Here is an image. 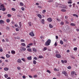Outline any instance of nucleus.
Segmentation results:
<instances>
[{
	"label": "nucleus",
	"mask_w": 79,
	"mask_h": 79,
	"mask_svg": "<svg viewBox=\"0 0 79 79\" xmlns=\"http://www.w3.org/2000/svg\"><path fill=\"white\" fill-rule=\"evenodd\" d=\"M50 43H51V40L50 39H48L45 42V45L46 46H48V45H50Z\"/></svg>",
	"instance_id": "obj_1"
},
{
	"label": "nucleus",
	"mask_w": 79,
	"mask_h": 79,
	"mask_svg": "<svg viewBox=\"0 0 79 79\" xmlns=\"http://www.w3.org/2000/svg\"><path fill=\"white\" fill-rule=\"evenodd\" d=\"M62 74H64V75L66 76V77H68V75L67 74V73L66 71H63L62 72Z\"/></svg>",
	"instance_id": "obj_2"
},
{
	"label": "nucleus",
	"mask_w": 79,
	"mask_h": 79,
	"mask_svg": "<svg viewBox=\"0 0 79 79\" xmlns=\"http://www.w3.org/2000/svg\"><path fill=\"white\" fill-rule=\"evenodd\" d=\"M56 8H58V7H60V6H61V4H59L58 3H56Z\"/></svg>",
	"instance_id": "obj_3"
},
{
	"label": "nucleus",
	"mask_w": 79,
	"mask_h": 79,
	"mask_svg": "<svg viewBox=\"0 0 79 79\" xmlns=\"http://www.w3.org/2000/svg\"><path fill=\"white\" fill-rule=\"evenodd\" d=\"M71 75H75V76H77V74L76 73V72L75 71H72L71 72Z\"/></svg>",
	"instance_id": "obj_4"
},
{
	"label": "nucleus",
	"mask_w": 79,
	"mask_h": 79,
	"mask_svg": "<svg viewBox=\"0 0 79 79\" xmlns=\"http://www.w3.org/2000/svg\"><path fill=\"white\" fill-rule=\"evenodd\" d=\"M56 56L57 57V58H61V55L59 54H56Z\"/></svg>",
	"instance_id": "obj_5"
},
{
	"label": "nucleus",
	"mask_w": 79,
	"mask_h": 79,
	"mask_svg": "<svg viewBox=\"0 0 79 79\" xmlns=\"http://www.w3.org/2000/svg\"><path fill=\"white\" fill-rule=\"evenodd\" d=\"M26 48H23L22 49H20V51L22 52H24V51H26Z\"/></svg>",
	"instance_id": "obj_6"
},
{
	"label": "nucleus",
	"mask_w": 79,
	"mask_h": 79,
	"mask_svg": "<svg viewBox=\"0 0 79 79\" xmlns=\"http://www.w3.org/2000/svg\"><path fill=\"white\" fill-rule=\"evenodd\" d=\"M29 35H31V36H34V32L32 31L29 33Z\"/></svg>",
	"instance_id": "obj_7"
},
{
	"label": "nucleus",
	"mask_w": 79,
	"mask_h": 79,
	"mask_svg": "<svg viewBox=\"0 0 79 79\" xmlns=\"http://www.w3.org/2000/svg\"><path fill=\"white\" fill-rule=\"evenodd\" d=\"M62 8H65V9H67V6H65V5H63L62 6Z\"/></svg>",
	"instance_id": "obj_8"
},
{
	"label": "nucleus",
	"mask_w": 79,
	"mask_h": 79,
	"mask_svg": "<svg viewBox=\"0 0 79 79\" xmlns=\"http://www.w3.org/2000/svg\"><path fill=\"white\" fill-rule=\"evenodd\" d=\"M17 63H21V59H18L17 61Z\"/></svg>",
	"instance_id": "obj_9"
},
{
	"label": "nucleus",
	"mask_w": 79,
	"mask_h": 79,
	"mask_svg": "<svg viewBox=\"0 0 79 79\" xmlns=\"http://www.w3.org/2000/svg\"><path fill=\"white\" fill-rule=\"evenodd\" d=\"M5 23V21L3 20H0V24H4Z\"/></svg>",
	"instance_id": "obj_10"
},
{
	"label": "nucleus",
	"mask_w": 79,
	"mask_h": 79,
	"mask_svg": "<svg viewBox=\"0 0 79 79\" xmlns=\"http://www.w3.org/2000/svg\"><path fill=\"white\" fill-rule=\"evenodd\" d=\"M47 19L49 22H52V18H48Z\"/></svg>",
	"instance_id": "obj_11"
},
{
	"label": "nucleus",
	"mask_w": 79,
	"mask_h": 79,
	"mask_svg": "<svg viewBox=\"0 0 79 79\" xmlns=\"http://www.w3.org/2000/svg\"><path fill=\"white\" fill-rule=\"evenodd\" d=\"M27 59L28 60H32V56H30L27 57Z\"/></svg>",
	"instance_id": "obj_12"
},
{
	"label": "nucleus",
	"mask_w": 79,
	"mask_h": 79,
	"mask_svg": "<svg viewBox=\"0 0 79 79\" xmlns=\"http://www.w3.org/2000/svg\"><path fill=\"white\" fill-rule=\"evenodd\" d=\"M11 53L12 54H13V55H15V54L16 53V52L14 50H12L11 51Z\"/></svg>",
	"instance_id": "obj_13"
},
{
	"label": "nucleus",
	"mask_w": 79,
	"mask_h": 79,
	"mask_svg": "<svg viewBox=\"0 0 79 79\" xmlns=\"http://www.w3.org/2000/svg\"><path fill=\"white\" fill-rule=\"evenodd\" d=\"M70 25L72 26H76V24H75L74 23H70Z\"/></svg>",
	"instance_id": "obj_14"
},
{
	"label": "nucleus",
	"mask_w": 79,
	"mask_h": 79,
	"mask_svg": "<svg viewBox=\"0 0 79 79\" xmlns=\"http://www.w3.org/2000/svg\"><path fill=\"white\" fill-rule=\"evenodd\" d=\"M27 51H28V52H32V50L31 48H28L27 49Z\"/></svg>",
	"instance_id": "obj_15"
},
{
	"label": "nucleus",
	"mask_w": 79,
	"mask_h": 79,
	"mask_svg": "<svg viewBox=\"0 0 79 79\" xmlns=\"http://www.w3.org/2000/svg\"><path fill=\"white\" fill-rule=\"evenodd\" d=\"M37 16L40 18V19H42V15L40 14H38L37 15Z\"/></svg>",
	"instance_id": "obj_16"
},
{
	"label": "nucleus",
	"mask_w": 79,
	"mask_h": 79,
	"mask_svg": "<svg viewBox=\"0 0 79 79\" xmlns=\"http://www.w3.org/2000/svg\"><path fill=\"white\" fill-rule=\"evenodd\" d=\"M6 58H10V55L8 54H6Z\"/></svg>",
	"instance_id": "obj_17"
},
{
	"label": "nucleus",
	"mask_w": 79,
	"mask_h": 79,
	"mask_svg": "<svg viewBox=\"0 0 79 79\" xmlns=\"http://www.w3.org/2000/svg\"><path fill=\"white\" fill-rule=\"evenodd\" d=\"M41 22L42 24H44V22H45V20H44V19H42Z\"/></svg>",
	"instance_id": "obj_18"
},
{
	"label": "nucleus",
	"mask_w": 79,
	"mask_h": 79,
	"mask_svg": "<svg viewBox=\"0 0 79 79\" xmlns=\"http://www.w3.org/2000/svg\"><path fill=\"white\" fill-rule=\"evenodd\" d=\"M33 50L34 52H37V49L35 48H33Z\"/></svg>",
	"instance_id": "obj_19"
},
{
	"label": "nucleus",
	"mask_w": 79,
	"mask_h": 79,
	"mask_svg": "<svg viewBox=\"0 0 79 79\" xmlns=\"http://www.w3.org/2000/svg\"><path fill=\"white\" fill-rule=\"evenodd\" d=\"M60 44H61V45H63V41L62 40H60Z\"/></svg>",
	"instance_id": "obj_20"
},
{
	"label": "nucleus",
	"mask_w": 79,
	"mask_h": 79,
	"mask_svg": "<svg viewBox=\"0 0 79 79\" xmlns=\"http://www.w3.org/2000/svg\"><path fill=\"white\" fill-rule=\"evenodd\" d=\"M21 45L23 47H26V44L24 43H22L21 44Z\"/></svg>",
	"instance_id": "obj_21"
},
{
	"label": "nucleus",
	"mask_w": 79,
	"mask_h": 79,
	"mask_svg": "<svg viewBox=\"0 0 79 79\" xmlns=\"http://www.w3.org/2000/svg\"><path fill=\"white\" fill-rule=\"evenodd\" d=\"M49 27L50 28H53V25H52L51 24H49Z\"/></svg>",
	"instance_id": "obj_22"
},
{
	"label": "nucleus",
	"mask_w": 79,
	"mask_h": 79,
	"mask_svg": "<svg viewBox=\"0 0 79 79\" xmlns=\"http://www.w3.org/2000/svg\"><path fill=\"white\" fill-rule=\"evenodd\" d=\"M0 7H1V8L2 9V8H4V7H5V6H4V5H3V4H2V5H1Z\"/></svg>",
	"instance_id": "obj_23"
},
{
	"label": "nucleus",
	"mask_w": 79,
	"mask_h": 79,
	"mask_svg": "<svg viewBox=\"0 0 79 79\" xmlns=\"http://www.w3.org/2000/svg\"><path fill=\"white\" fill-rule=\"evenodd\" d=\"M33 63L34 64H36V61L35 60H34L33 61Z\"/></svg>",
	"instance_id": "obj_24"
},
{
	"label": "nucleus",
	"mask_w": 79,
	"mask_h": 79,
	"mask_svg": "<svg viewBox=\"0 0 79 79\" xmlns=\"http://www.w3.org/2000/svg\"><path fill=\"white\" fill-rule=\"evenodd\" d=\"M73 16H75L76 17H77V18L78 17V15H77L76 14H73Z\"/></svg>",
	"instance_id": "obj_25"
},
{
	"label": "nucleus",
	"mask_w": 79,
	"mask_h": 79,
	"mask_svg": "<svg viewBox=\"0 0 79 79\" xmlns=\"http://www.w3.org/2000/svg\"><path fill=\"white\" fill-rule=\"evenodd\" d=\"M8 69H8V68H4V70L5 71H8Z\"/></svg>",
	"instance_id": "obj_26"
},
{
	"label": "nucleus",
	"mask_w": 79,
	"mask_h": 79,
	"mask_svg": "<svg viewBox=\"0 0 79 79\" xmlns=\"http://www.w3.org/2000/svg\"><path fill=\"white\" fill-rule=\"evenodd\" d=\"M10 27H6V30H7L8 31L10 30Z\"/></svg>",
	"instance_id": "obj_27"
},
{
	"label": "nucleus",
	"mask_w": 79,
	"mask_h": 79,
	"mask_svg": "<svg viewBox=\"0 0 79 79\" xmlns=\"http://www.w3.org/2000/svg\"><path fill=\"white\" fill-rule=\"evenodd\" d=\"M61 11L62 12H66V10H63V9L61 10Z\"/></svg>",
	"instance_id": "obj_28"
},
{
	"label": "nucleus",
	"mask_w": 79,
	"mask_h": 79,
	"mask_svg": "<svg viewBox=\"0 0 79 79\" xmlns=\"http://www.w3.org/2000/svg\"><path fill=\"white\" fill-rule=\"evenodd\" d=\"M35 70H36V69L35 68H33L32 69H31V71H35Z\"/></svg>",
	"instance_id": "obj_29"
},
{
	"label": "nucleus",
	"mask_w": 79,
	"mask_h": 79,
	"mask_svg": "<svg viewBox=\"0 0 79 79\" xmlns=\"http://www.w3.org/2000/svg\"><path fill=\"white\" fill-rule=\"evenodd\" d=\"M20 6H24V4H23V2H20Z\"/></svg>",
	"instance_id": "obj_30"
},
{
	"label": "nucleus",
	"mask_w": 79,
	"mask_h": 79,
	"mask_svg": "<svg viewBox=\"0 0 79 79\" xmlns=\"http://www.w3.org/2000/svg\"><path fill=\"white\" fill-rule=\"evenodd\" d=\"M33 45V44L32 43H30L28 44V45L29 46H31V45Z\"/></svg>",
	"instance_id": "obj_31"
},
{
	"label": "nucleus",
	"mask_w": 79,
	"mask_h": 79,
	"mask_svg": "<svg viewBox=\"0 0 79 79\" xmlns=\"http://www.w3.org/2000/svg\"><path fill=\"white\" fill-rule=\"evenodd\" d=\"M67 69H71V66H69L68 67Z\"/></svg>",
	"instance_id": "obj_32"
},
{
	"label": "nucleus",
	"mask_w": 79,
	"mask_h": 79,
	"mask_svg": "<svg viewBox=\"0 0 79 79\" xmlns=\"http://www.w3.org/2000/svg\"><path fill=\"white\" fill-rule=\"evenodd\" d=\"M31 23L30 22H28V24H29V26H32V25H31Z\"/></svg>",
	"instance_id": "obj_33"
},
{
	"label": "nucleus",
	"mask_w": 79,
	"mask_h": 79,
	"mask_svg": "<svg viewBox=\"0 0 79 79\" xmlns=\"http://www.w3.org/2000/svg\"><path fill=\"white\" fill-rule=\"evenodd\" d=\"M4 76L5 77V78H7V77H8V75H6V74L4 75Z\"/></svg>",
	"instance_id": "obj_34"
},
{
	"label": "nucleus",
	"mask_w": 79,
	"mask_h": 79,
	"mask_svg": "<svg viewBox=\"0 0 79 79\" xmlns=\"http://www.w3.org/2000/svg\"><path fill=\"white\" fill-rule=\"evenodd\" d=\"M7 16L8 17H11V15L8 14L7 15Z\"/></svg>",
	"instance_id": "obj_35"
},
{
	"label": "nucleus",
	"mask_w": 79,
	"mask_h": 79,
	"mask_svg": "<svg viewBox=\"0 0 79 79\" xmlns=\"http://www.w3.org/2000/svg\"><path fill=\"white\" fill-rule=\"evenodd\" d=\"M22 60H23V61H24V62H26V60H25V59L24 58H22L21 59Z\"/></svg>",
	"instance_id": "obj_36"
},
{
	"label": "nucleus",
	"mask_w": 79,
	"mask_h": 79,
	"mask_svg": "<svg viewBox=\"0 0 79 79\" xmlns=\"http://www.w3.org/2000/svg\"><path fill=\"white\" fill-rule=\"evenodd\" d=\"M73 50L74 51H75L76 50H77V48L76 47V48H73Z\"/></svg>",
	"instance_id": "obj_37"
},
{
	"label": "nucleus",
	"mask_w": 79,
	"mask_h": 79,
	"mask_svg": "<svg viewBox=\"0 0 79 79\" xmlns=\"http://www.w3.org/2000/svg\"><path fill=\"white\" fill-rule=\"evenodd\" d=\"M47 49L46 48L44 47V48L43 51H45V50H47Z\"/></svg>",
	"instance_id": "obj_38"
},
{
	"label": "nucleus",
	"mask_w": 79,
	"mask_h": 79,
	"mask_svg": "<svg viewBox=\"0 0 79 79\" xmlns=\"http://www.w3.org/2000/svg\"><path fill=\"white\" fill-rule=\"evenodd\" d=\"M47 72L48 73H49V74H50L51 73V72H50V70H47Z\"/></svg>",
	"instance_id": "obj_39"
},
{
	"label": "nucleus",
	"mask_w": 79,
	"mask_h": 79,
	"mask_svg": "<svg viewBox=\"0 0 79 79\" xmlns=\"http://www.w3.org/2000/svg\"><path fill=\"white\" fill-rule=\"evenodd\" d=\"M48 2H53V0H49Z\"/></svg>",
	"instance_id": "obj_40"
},
{
	"label": "nucleus",
	"mask_w": 79,
	"mask_h": 79,
	"mask_svg": "<svg viewBox=\"0 0 79 79\" xmlns=\"http://www.w3.org/2000/svg\"><path fill=\"white\" fill-rule=\"evenodd\" d=\"M6 21L7 23H9L10 21V19H7Z\"/></svg>",
	"instance_id": "obj_41"
},
{
	"label": "nucleus",
	"mask_w": 79,
	"mask_h": 79,
	"mask_svg": "<svg viewBox=\"0 0 79 79\" xmlns=\"http://www.w3.org/2000/svg\"><path fill=\"white\" fill-rule=\"evenodd\" d=\"M11 10H12V11H16V9H15V8H12Z\"/></svg>",
	"instance_id": "obj_42"
},
{
	"label": "nucleus",
	"mask_w": 79,
	"mask_h": 79,
	"mask_svg": "<svg viewBox=\"0 0 79 79\" xmlns=\"http://www.w3.org/2000/svg\"><path fill=\"white\" fill-rule=\"evenodd\" d=\"M24 40L23 39H21V41L22 42H24Z\"/></svg>",
	"instance_id": "obj_43"
},
{
	"label": "nucleus",
	"mask_w": 79,
	"mask_h": 79,
	"mask_svg": "<svg viewBox=\"0 0 79 79\" xmlns=\"http://www.w3.org/2000/svg\"><path fill=\"white\" fill-rule=\"evenodd\" d=\"M60 24H61V25H63L64 24V23H63V22H61Z\"/></svg>",
	"instance_id": "obj_44"
},
{
	"label": "nucleus",
	"mask_w": 79,
	"mask_h": 79,
	"mask_svg": "<svg viewBox=\"0 0 79 79\" xmlns=\"http://www.w3.org/2000/svg\"><path fill=\"white\" fill-rule=\"evenodd\" d=\"M6 10V9L4 7H3L2 9V11H5V10Z\"/></svg>",
	"instance_id": "obj_45"
},
{
	"label": "nucleus",
	"mask_w": 79,
	"mask_h": 79,
	"mask_svg": "<svg viewBox=\"0 0 79 79\" xmlns=\"http://www.w3.org/2000/svg\"><path fill=\"white\" fill-rule=\"evenodd\" d=\"M39 58H43V56H39Z\"/></svg>",
	"instance_id": "obj_46"
},
{
	"label": "nucleus",
	"mask_w": 79,
	"mask_h": 79,
	"mask_svg": "<svg viewBox=\"0 0 79 79\" xmlns=\"http://www.w3.org/2000/svg\"><path fill=\"white\" fill-rule=\"evenodd\" d=\"M34 60H37V58L36 57H35L34 58Z\"/></svg>",
	"instance_id": "obj_47"
},
{
	"label": "nucleus",
	"mask_w": 79,
	"mask_h": 79,
	"mask_svg": "<svg viewBox=\"0 0 79 79\" xmlns=\"http://www.w3.org/2000/svg\"><path fill=\"white\" fill-rule=\"evenodd\" d=\"M20 27H21V22H20L19 23Z\"/></svg>",
	"instance_id": "obj_48"
},
{
	"label": "nucleus",
	"mask_w": 79,
	"mask_h": 79,
	"mask_svg": "<svg viewBox=\"0 0 79 79\" xmlns=\"http://www.w3.org/2000/svg\"><path fill=\"white\" fill-rule=\"evenodd\" d=\"M0 52H3V49L2 48H0Z\"/></svg>",
	"instance_id": "obj_49"
},
{
	"label": "nucleus",
	"mask_w": 79,
	"mask_h": 79,
	"mask_svg": "<svg viewBox=\"0 0 79 79\" xmlns=\"http://www.w3.org/2000/svg\"><path fill=\"white\" fill-rule=\"evenodd\" d=\"M21 10L23 11H24V10H25L24 8V7H22L21 8Z\"/></svg>",
	"instance_id": "obj_50"
},
{
	"label": "nucleus",
	"mask_w": 79,
	"mask_h": 79,
	"mask_svg": "<svg viewBox=\"0 0 79 79\" xmlns=\"http://www.w3.org/2000/svg\"><path fill=\"white\" fill-rule=\"evenodd\" d=\"M63 40H64V41L65 42H66V41H67L65 39V38H64L63 39Z\"/></svg>",
	"instance_id": "obj_51"
},
{
	"label": "nucleus",
	"mask_w": 79,
	"mask_h": 79,
	"mask_svg": "<svg viewBox=\"0 0 79 79\" xmlns=\"http://www.w3.org/2000/svg\"><path fill=\"white\" fill-rule=\"evenodd\" d=\"M57 20L58 21H61V19H57Z\"/></svg>",
	"instance_id": "obj_52"
},
{
	"label": "nucleus",
	"mask_w": 79,
	"mask_h": 79,
	"mask_svg": "<svg viewBox=\"0 0 79 79\" xmlns=\"http://www.w3.org/2000/svg\"><path fill=\"white\" fill-rule=\"evenodd\" d=\"M65 19H67L68 18V16H65Z\"/></svg>",
	"instance_id": "obj_53"
},
{
	"label": "nucleus",
	"mask_w": 79,
	"mask_h": 79,
	"mask_svg": "<svg viewBox=\"0 0 79 79\" xmlns=\"http://www.w3.org/2000/svg\"><path fill=\"white\" fill-rule=\"evenodd\" d=\"M23 79H26V76H23Z\"/></svg>",
	"instance_id": "obj_54"
},
{
	"label": "nucleus",
	"mask_w": 79,
	"mask_h": 79,
	"mask_svg": "<svg viewBox=\"0 0 79 79\" xmlns=\"http://www.w3.org/2000/svg\"><path fill=\"white\" fill-rule=\"evenodd\" d=\"M73 8H74V7H75V3H73Z\"/></svg>",
	"instance_id": "obj_55"
},
{
	"label": "nucleus",
	"mask_w": 79,
	"mask_h": 79,
	"mask_svg": "<svg viewBox=\"0 0 79 79\" xmlns=\"http://www.w3.org/2000/svg\"><path fill=\"white\" fill-rule=\"evenodd\" d=\"M1 58H2V59H5V57H4L3 56H2L1 57Z\"/></svg>",
	"instance_id": "obj_56"
},
{
	"label": "nucleus",
	"mask_w": 79,
	"mask_h": 79,
	"mask_svg": "<svg viewBox=\"0 0 79 79\" xmlns=\"http://www.w3.org/2000/svg\"><path fill=\"white\" fill-rule=\"evenodd\" d=\"M68 3L69 4H71V3H72V2H68Z\"/></svg>",
	"instance_id": "obj_57"
},
{
	"label": "nucleus",
	"mask_w": 79,
	"mask_h": 79,
	"mask_svg": "<svg viewBox=\"0 0 79 79\" xmlns=\"http://www.w3.org/2000/svg\"><path fill=\"white\" fill-rule=\"evenodd\" d=\"M54 45L55 46H57V43H56V42L55 43Z\"/></svg>",
	"instance_id": "obj_58"
},
{
	"label": "nucleus",
	"mask_w": 79,
	"mask_h": 79,
	"mask_svg": "<svg viewBox=\"0 0 79 79\" xmlns=\"http://www.w3.org/2000/svg\"><path fill=\"white\" fill-rule=\"evenodd\" d=\"M16 31H19V29H18V28H16Z\"/></svg>",
	"instance_id": "obj_59"
},
{
	"label": "nucleus",
	"mask_w": 79,
	"mask_h": 79,
	"mask_svg": "<svg viewBox=\"0 0 79 79\" xmlns=\"http://www.w3.org/2000/svg\"><path fill=\"white\" fill-rule=\"evenodd\" d=\"M6 42H8L9 41L8 40V39L6 38Z\"/></svg>",
	"instance_id": "obj_60"
},
{
	"label": "nucleus",
	"mask_w": 79,
	"mask_h": 79,
	"mask_svg": "<svg viewBox=\"0 0 79 79\" xmlns=\"http://www.w3.org/2000/svg\"><path fill=\"white\" fill-rule=\"evenodd\" d=\"M15 27H18V26L17 24H15Z\"/></svg>",
	"instance_id": "obj_61"
},
{
	"label": "nucleus",
	"mask_w": 79,
	"mask_h": 79,
	"mask_svg": "<svg viewBox=\"0 0 79 79\" xmlns=\"http://www.w3.org/2000/svg\"><path fill=\"white\" fill-rule=\"evenodd\" d=\"M17 69L18 70H20V68L19 67H17Z\"/></svg>",
	"instance_id": "obj_62"
},
{
	"label": "nucleus",
	"mask_w": 79,
	"mask_h": 79,
	"mask_svg": "<svg viewBox=\"0 0 79 79\" xmlns=\"http://www.w3.org/2000/svg\"><path fill=\"white\" fill-rule=\"evenodd\" d=\"M67 60H64V63H67Z\"/></svg>",
	"instance_id": "obj_63"
},
{
	"label": "nucleus",
	"mask_w": 79,
	"mask_h": 79,
	"mask_svg": "<svg viewBox=\"0 0 79 79\" xmlns=\"http://www.w3.org/2000/svg\"><path fill=\"white\" fill-rule=\"evenodd\" d=\"M43 38H44V37L43 36H40V39H43Z\"/></svg>",
	"instance_id": "obj_64"
}]
</instances>
